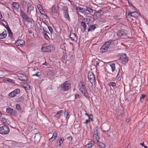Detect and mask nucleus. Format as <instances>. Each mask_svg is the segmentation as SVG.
<instances>
[{"mask_svg": "<svg viewBox=\"0 0 148 148\" xmlns=\"http://www.w3.org/2000/svg\"><path fill=\"white\" fill-rule=\"evenodd\" d=\"M79 90L86 98L88 97V94L86 88L83 81H81L79 84Z\"/></svg>", "mask_w": 148, "mask_h": 148, "instance_id": "nucleus-1", "label": "nucleus"}, {"mask_svg": "<svg viewBox=\"0 0 148 148\" xmlns=\"http://www.w3.org/2000/svg\"><path fill=\"white\" fill-rule=\"evenodd\" d=\"M71 87V85L69 81H66L61 84L60 86V89L62 91H66Z\"/></svg>", "mask_w": 148, "mask_h": 148, "instance_id": "nucleus-2", "label": "nucleus"}, {"mask_svg": "<svg viewBox=\"0 0 148 148\" xmlns=\"http://www.w3.org/2000/svg\"><path fill=\"white\" fill-rule=\"evenodd\" d=\"M113 41L112 40H109L106 42L102 46L100 49L102 53H104L107 51L108 48L110 47V45L112 43Z\"/></svg>", "mask_w": 148, "mask_h": 148, "instance_id": "nucleus-3", "label": "nucleus"}, {"mask_svg": "<svg viewBox=\"0 0 148 148\" xmlns=\"http://www.w3.org/2000/svg\"><path fill=\"white\" fill-rule=\"evenodd\" d=\"M10 128L7 125H5L0 127V134L2 135H6L9 133Z\"/></svg>", "mask_w": 148, "mask_h": 148, "instance_id": "nucleus-4", "label": "nucleus"}, {"mask_svg": "<svg viewBox=\"0 0 148 148\" xmlns=\"http://www.w3.org/2000/svg\"><path fill=\"white\" fill-rule=\"evenodd\" d=\"M99 129V127L97 126L94 130L93 133V139L96 140L97 141H98L100 139V134L98 131Z\"/></svg>", "mask_w": 148, "mask_h": 148, "instance_id": "nucleus-5", "label": "nucleus"}, {"mask_svg": "<svg viewBox=\"0 0 148 148\" xmlns=\"http://www.w3.org/2000/svg\"><path fill=\"white\" fill-rule=\"evenodd\" d=\"M21 91L20 89L16 88L12 92H10L8 94V97L10 98H12L16 96L17 95L20 93Z\"/></svg>", "mask_w": 148, "mask_h": 148, "instance_id": "nucleus-6", "label": "nucleus"}, {"mask_svg": "<svg viewBox=\"0 0 148 148\" xmlns=\"http://www.w3.org/2000/svg\"><path fill=\"white\" fill-rule=\"evenodd\" d=\"M6 112L13 116H16L17 114V111L14 109L8 107L6 108Z\"/></svg>", "mask_w": 148, "mask_h": 148, "instance_id": "nucleus-7", "label": "nucleus"}, {"mask_svg": "<svg viewBox=\"0 0 148 148\" xmlns=\"http://www.w3.org/2000/svg\"><path fill=\"white\" fill-rule=\"evenodd\" d=\"M20 14L22 18L25 21L28 22L30 21L31 18L28 17L27 14L24 12L22 10H21Z\"/></svg>", "mask_w": 148, "mask_h": 148, "instance_id": "nucleus-8", "label": "nucleus"}, {"mask_svg": "<svg viewBox=\"0 0 148 148\" xmlns=\"http://www.w3.org/2000/svg\"><path fill=\"white\" fill-rule=\"evenodd\" d=\"M88 77L89 81L91 84H93L95 81V75L92 72H89L88 74Z\"/></svg>", "mask_w": 148, "mask_h": 148, "instance_id": "nucleus-9", "label": "nucleus"}, {"mask_svg": "<svg viewBox=\"0 0 148 148\" xmlns=\"http://www.w3.org/2000/svg\"><path fill=\"white\" fill-rule=\"evenodd\" d=\"M52 48V47L50 45L46 46L44 45L42 47L41 49L43 52H50Z\"/></svg>", "mask_w": 148, "mask_h": 148, "instance_id": "nucleus-10", "label": "nucleus"}, {"mask_svg": "<svg viewBox=\"0 0 148 148\" xmlns=\"http://www.w3.org/2000/svg\"><path fill=\"white\" fill-rule=\"evenodd\" d=\"M32 138H34V141L35 143H38L40 139L41 136L38 133H36L34 134L31 136Z\"/></svg>", "mask_w": 148, "mask_h": 148, "instance_id": "nucleus-11", "label": "nucleus"}, {"mask_svg": "<svg viewBox=\"0 0 148 148\" xmlns=\"http://www.w3.org/2000/svg\"><path fill=\"white\" fill-rule=\"evenodd\" d=\"M75 9L78 12H79L82 14H86V10L85 8H83L81 7H76Z\"/></svg>", "mask_w": 148, "mask_h": 148, "instance_id": "nucleus-12", "label": "nucleus"}, {"mask_svg": "<svg viewBox=\"0 0 148 148\" xmlns=\"http://www.w3.org/2000/svg\"><path fill=\"white\" fill-rule=\"evenodd\" d=\"M127 31L124 30L122 29L118 31L117 35L119 37H121L125 36L127 34Z\"/></svg>", "mask_w": 148, "mask_h": 148, "instance_id": "nucleus-13", "label": "nucleus"}, {"mask_svg": "<svg viewBox=\"0 0 148 148\" xmlns=\"http://www.w3.org/2000/svg\"><path fill=\"white\" fill-rule=\"evenodd\" d=\"M103 13L102 11L99 10L97 12L94 13L93 16L95 18H97L101 16Z\"/></svg>", "mask_w": 148, "mask_h": 148, "instance_id": "nucleus-14", "label": "nucleus"}, {"mask_svg": "<svg viewBox=\"0 0 148 148\" xmlns=\"http://www.w3.org/2000/svg\"><path fill=\"white\" fill-rule=\"evenodd\" d=\"M63 112V110H60L56 112L54 116L56 118L57 120H58L59 119L61 118L62 116V115Z\"/></svg>", "mask_w": 148, "mask_h": 148, "instance_id": "nucleus-15", "label": "nucleus"}, {"mask_svg": "<svg viewBox=\"0 0 148 148\" xmlns=\"http://www.w3.org/2000/svg\"><path fill=\"white\" fill-rule=\"evenodd\" d=\"M69 36L71 39L73 41H76L77 39L76 34L74 33H71Z\"/></svg>", "mask_w": 148, "mask_h": 148, "instance_id": "nucleus-16", "label": "nucleus"}, {"mask_svg": "<svg viewBox=\"0 0 148 148\" xmlns=\"http://www.w3.org/2000/svg\"><path fill=\"white\" fill-rule=\"evenodd\" d=\"M95 61H96V66L97 68L102 66L104 65L103 62L101 61L98 59L95 60Z\"/></svg>", "mask_w": 148, "mask_h": 148, "instance_id": "nucleus-17", "label": "nucleus"}, {"mask_svg": "<svg viewBox=\"0 0 148 148\" xmlns=\"http://www.w3.org/2000/svg\"><path fill=\"white\" fill-rule=\"evenodd\" d=\"M18 79L21 81H26L28 80V78L26 75L24 74H22L19 78Z\"/></svg>", "mask_w": 148, "mask_h": 148, "instance_id": "nucleus-18", "label": "nucleus"}, {"mask_svg": "<svg viewBox=\"0 0 148 148\" xmlns=\"http://www.w3.org/2000/svg\"><path fill=\"white\" fill-rule=\"evenodd\" d=\"M85 9L86 12V14H90L91 13H93V10L89 7H86Z\"/></svg>", "mask_w": 148, "mask_h": 148, "instance_id": "nucleus-19", "label": "nucleus"}, {"mask_svg": "<svg viewBox=\"0 0 148 148\" xmlns=\"http://www.w3.org/2000/svg\"><path fill=\"white\" fill-rule=\"evenodd\" d=\"M95 144V142L94 141H90L86 145V148H91Z\"/></svg>", "mask_w": 148, "mask_h": 148, "instance_id": "nucleus-20", "label": "nucleus"}, {"mask_svg": "<svg viewBox=\"0 0 148 148\" xmlns=\"http://www.w3.org/2000/svg\"><path fill=\"white\" fill-rule=\"evenodd\" d=\"M130 14L131 16L134 17L135 18H136L137 16L139 15V14L136 11L131 12L130 11L128 13Z\"/></svg>", "mask_w": 148, "mask_h": 148, "instance_id": "nucleus-21", "label": "nucleus"}, {"mask_svg": "<svg viewBox=\"0 0 148 148\" xmlns=\"http://www.w3.org/2000/svg\"><path fill=\"white\" fill-rule=\"evenodd\" d=\"M16 44L18 46H22L25 45V42L24 40H19L16 42Z\"/></svg>", "mask_w": 148, "mask_h": 148, "instance_id": "nucleus-22", "label": "nucleus"}, {"mask_svg": "<svg viewBox=\"0 0 148 148\" xmlns=\"http://www.w3.org/2000/svg\"><path fill=\"white\" fill-rule=\"evenodd\" d=\"M12 5V9L14 10L18 9L19 6L18 3L16 2H13Z\"/></svg>", "mask_w": 148, "mask_h": 148, "instance_id": "nucleus-23", "label": "nucleus"}, {"mask_svg": "<svg viewBox=\"0 0 148 148\" xmlns=\"http://www.w3.org/2000/svg\"><path fill=\"white\" fill-rule=\"evenodd\" d=\"M7 32L6 31L3 32L1 34H0V39L5 38L7 36Z\"/></svg>", "mask_w": 148, "mask_h": 148, "instance_id": "nucleus-24", "label": "nucleus"}, {"mask_svg": "<svg viewBox=\"0 0 148 148\" xmlns=\"http://www.w3.org/2000/svg\"><path fill=\"white\" fill-rule=\"evenodd\" d=\"M56 12V7L55 5H53L50 9L49 12L51 14H53Z\"/></svg>", "mask_w": 148, "mask_h": 148, "instance_id": "nucleus-25", "label": "nucleus"}, {"mask_svg": "<svg viewBox=\"0 0 148 148\" xmlns=\"http://www.w3.org/2000/svg\"><path fill=\"white\" fill-rule=\"evenodd\" d=\"M121 58V60H122L123 62H124L125 63H126L128 61L127 57L126 56V55L125 53H124L122 57Z\"/></svg>", "mask_w": 148, "mask_h": 148, "instance_id": "nucleus-26", "label": "nucleus"}, {"mask_svg": "<svg viewBox=\"0 0 148 148\" xmlns=\"http://www.w3.org/2000/svg\"><path fill=\"white\" fill-rule=\"evenodd\" d=\"M122 73L120 72V70L119 69V71L117 75L116 76V78H117V80L118 81H120L122 78Z\"/></svg>", "mask_w": 148, "mask_h": 148, "instance_id": "nucleus-27", "label": "nucleus"}, {"mask_svg": "<svg viewBox=\"0 0 148 148\" xmlns=\"http://www.w3.org/2000/svg\"><path fill=\"white\" fill-rule=\"evenodd\" d=\"M96 143L100 148H104L105 147V145L104 144L102 143L99 142V140H98V141H96Z\"/></svg>", "mask_w": 148, "mask_h": 148, "instance_id": "nucleus-28", "label": "nucleus"}, {"mask_svg": "<svg viewBox=\"0 0 148 148\" xmlns=\"http://www.w3.org/2000/svg\"><path fill=\"white\" fill-rule=\"evenodd\" d=\"M24 99V98L23 96L21 97L16 99V101L18 102H23Z\"/></svg>", "mask_w": 148, "mask_h": 148, "instance_id": "nucleus-29", "label": "nucleus"}, {"mask_svg": "<svg viewBox=\"0 0 148 148\" xmlns=\"http://www.w3.org/2000/svg\"><path fill=\"white\" fill-rule=\"evenodd\" d=\"M6 29L8 32V36L10 38L12 37L13 36L11 30L10 29V28L8 26L6 27Z\"/></svg>", "mask_w": 148, "mask_h": 148, "instance_id": "nucleus-30", "label": "nucleus"}, {"mask_svg": "<svg viewBox=\"0 0 148 148\" xmlns=\"http://www.w3.org/2000/svg\"><path fill=\"white\" fill-rule=\"evenodd\" d=\"M64 14V16L67 20L69 21H70V19L69 17V13H65Z\"/></svg>", "mask_w": 148, "mask_h": 148, "instance_id": "nucleus-31", "label": "nucleus"}, {"mask_svg": "<svg viewBox=\"0 0 148 148\" xmlns=\"http://www.w3.org/2000/svg\"><path fill=\"white\" fill-rule=\"evenodd\" d=\"M62 10L63 11V14L65 13H69L68 8L66 6H64L63 7Z\"/></svg>", "mask_w": 148, "mask_h": 148, "instance_id": "nucleus-32", "label": "nucleus"}, {"mask_svg": "<svg viewBox=\"0 0 148 148\" xmlns=\"http://www.w3.org/2000/svg\"><path fill=\"white\" fill-rule=\"evenodd\" d=\"M21 3L23 7L24 8L27 7L28 6V4L27 2L23 0H22L21 1Z\"/></svg>", "mask_w": 148, "mask_h": 148, "instance_id": "nucleus-33", "label": "nucleus"}, {"mask_svg": "<svg viewBox=\"0 0 148 148\" xmlns=\"http://www.w3.org/2000/svg\"><path fill=\"white\" fill-rule=\"evenodd\" d=\"M96 28L95 25H91L89 28L88 29V31H92L95 30Z\"/></svg>", "mask_w": 148, "mask_h": 148, "instance_id": "nucleus-34", "label": "nucleus"}, {"mask_svg": "<svg viewBox=\"0 0 148 148\" xmlns=\"http://www.w3.org/2000/svg\"><path fill=\"white\" fill-rule=\"evenodd\" d=\"M69 110H65L64 112V116L66 118V119L67 118V117L69 115Z\"/></svg>", "mask_w": 148, "mask_h": 148, "instance_id": "nucleus-35", "label": "nucleus"}, {"mask_svg": "<svg viewBox=\"0 0 148 148\" xmlns=\"http://www.w3.org/2000/svg\"><path fill=\"white\" fill-rule=\"evenodd\" d=\"M57 133L56 132H54L52 136L49 139V140H52V141L54 140L57 137Z\"/></svg>", "mask_w": 148, "mask_h": 148, "instance_id": "nucleus-36", "label": "nucleus"}, {"mask_svg": "<svg viewBox=\"0 0 148 148\" xmlns=\"http://www.w3.org/2000/svg\"><path fill=\"white\" fill-rule=\"evenodd\" d=\"M34 10V6L32 5H30L28 8V10H27V12L29 11H30L29 12V14H31V12L32 11H33Z\"/></svg>", "mask_w": 148, "mask_h": 148, "instance_id": "nucleus-37", "label": "nucleus"}, {"mask_svg": "<svg viewBox=\"0 0 148 148\" xmlns=\"http://www.w3.org/2000/svg\"><path fill=\"white\" fill-rule=\"evenodd\" d=\"M112 71V72H113L116 69L115 65L114 63H112L110 65Z\"/></svg>", "mask_w": 148, "mask_h": 148, "instance_id": "nucleus-38", "label": "nucleus"}, {"mask_svg": "<svg viewBox=\"0 0 148 148\" xmlns=\"http://www.w3.org/2000/svg\"><path fill=\"white\" fill-rule=\"evenodd\" d=\"M131 16L130 15V14H129L128 13L127 15V20L129 21L132 22V21L133 20V19L131 17Z\"/></svg>", "mask_w": 148, "mask_h": 148, "instance_id": "nucleus-39", "label": "nucleus"}, {"mask_svg": "<svg viewBox=\"0 0 148 148\" xmlns=\"http://www.w3.org/2000/svg\"><path fill=\"white\" fill-rule=\"evenodd\" d=\"M16 109L19 111L22 110V108L19 104H16Z\"/></svg>", "mask_w": 148, "mask_h": 148, "instance_id": "nucleus-40", "label": "nucleus"}, {"mask_svg": "<svg viewBox=\"0 0 148 148\" xmlns=\"http://www.w3.org/2000/svg\"><path fill=\"white\" fill-rule=\"evenodd\" d=\"M81 25L83 27L82 29H84V31L86 29V23L85 22H82L81 23Z\"/></svg>", "mask_w": 148, "mask_h": 148, "instance_id": "nucleus-41", "label": "nucleus"}, {"mask_svg": "<svg viewBox=\"0 0 148 148\" xmlns=\"http://www.w3.org/2000/svg\"><path fill=\"white\" fill-rule=\"evenodd\" d=\"M3 80L5 82H6V81H8V82H10L11 83H14V80L13 79H10L5 78Z\"/></svg>", "mask_w": 148, "mask_h": 148, "instance_id": "nucleus-42", "label": "nucleus"}, {"mask_svg": "<svg viewBox=\"0 0 148 148\" xmlns=\"http://www.w3.org/2000/svg\"><path fill=\"white\" fill-rule=\"evenodd\" d=\"M116 83L114 82H111L109 83L108 85L109 86H112V87H114L116 86Z\"/></svg>", "mask_w": 148, "mask_h": 148, "instance_id": "nucleus-43", "label": "nucleus"}, {"mask_svg": "<svg viewBox=\"0 0 148 148\" xmlns=\"http://www.w3.org/2000/svg\"><path fill=\"white\" fill-rule=\"evenodd\" d=\"M43 34L44 36V38L46 39L47 40H49L50 39V38L49 37L48 34L47 33L44 32L43 33Z\"/></svg>", "mask_w": 148, "mask_h": 148, "instance_id": "nucleus-44", "label": "nucleus"}, {"mask_svg": "<svg viewBox=\"0 0 148 148\" xmlns=\"http://www.w3.org/2000/svg\"><path fill=\"white\" fill-rule=\"evenodd\" d=\"M41 75V73L39 72H36V73L35 74H34L32 75V76H36L37 77H39Z\"/></svg>", "mask_w": 148, "mask_h": 148, "instance_id": "nucleus-45", "label": "nucleus"}, {"mask_svg": "<svg viewBox=\"0 0 148 148\" xmlns=\"http://www.w3.org/2000/svg\"><path fill=\"white\" fill-rule=\"evenodd\" d=\"M6 119L4 117H3L1 118V121L2 123L5 124L7 122Z\"/></svg>", "mask_w": 148, "mask_h": 148, "instance_id": "nucleus-46", "label": "nucleus"}, {"mask_svg": "<svg viewBox=\"0 0 148 148\" xmlns=\"http://www.w3.org/2000/svg\"><path fill=\"white\" fill-rule=\"evenodd\" d=\"M64 141V139L62 138H60V140L59 143V145L60 146L61 145L62 143H63Z\"/></svg>", "mask_w": 148, "mask_h": 148, "instance_id": "nucleus-47", "label": "nucleus"}, {"mask_svg": "<svg viewBox=\"0 0 148 148\" xmlns=\"http://www.w3.org/2000/svg\"><path fill=\"white\" fill-rule=\"evenodd\" d=\"M37 7L39 10H41V9L42 8V6L40 4H38L37 5Z\"/></svg>", "mask_w": 148, "mask_h": 148, "instance_id": "nucleus-48", "label": "nucleus"}, {"mask_svg": "<svg viewBox=\"0 0 148 148\" xmlns=\"http://www.w3.org/2000/svg\"><path fill=\"white\" fill-rule=\"evenodd\" d=\"M48 27L49 30L51 33H52L53 31L52 28L50 26H48Z\"/></svg>", "mask_w": 148, "mask_h": 148, "instance_id": "nucleus-49", "label": "nucleus"}, {"mask_svg": "<svg viewBox=\"0 0 148 148\" xmlns=\"http://www.w3.org/2000/svg\"><path fill=\"white\" fill-rule=\"evenodd\" d=\"M67 139L68 140L71 141L72 140V137L71 136H70L67 138Z\"/></svg>", "mask_w": 148, "mask_h": 148, "instance_id": "nucleus-50", "label": "nucleus"}, {"mask_svg": "<svg viewBox=\"0 0 148 148\" xmlns=\"http://www.w3.org/2000/svg\"><path fill=\"white\" fill-rule=\"evenodd\" d=\"M39 10L40 12V13H41V14H44L45 13V12L43 10L42 8V9H41V10Z\"/></svg>", "mask_w": 148, "mask_h": 148, "instance_id": "nucleus-51", "label": "nucleus"}, {"mask_svg": "<svg viewBox=\"0 0 148 148\" xmlns=\"http://www.w3.org/2000/svg\"><path fill=\"white\" fill-rule=\"evenodd\" d=\"M145 96H146L145 95H144L143 94H142V96H141V97L140 98V101H141V99H144V98L145 97Z\"/></svg>", "mask_w": 148, "mask_h": 148, "instance_id": "nucleus-52", "label": "nucleus"}, {"mask_svg": "<svg viewBox=\"0 0 148 148\" xmlns=\"http://www.w3.org/2000/svg\"><path fill=\"white\" fill-rule=\"evenodd\" d=\"M131 120L129 118H127V119L126 120V122L127 123H128Z\"/></svg>", "mask_w": 148, "mask_h": 148, "instance_id": "nucleus-53", "label": "nucleus"}, {"mask_svg": "<svg viewBox=\"0 0 148 148\" xmlns=\"http://www.w3.org/2000/svg\"><path fill=\"white\" fill-rule=\"evenodd\" d=\"M90 122V120H88L87 119L86 120V121L85 122V123L86 124H87L88 122Z\"/></svg>", "mask_w": 148, "mask_h": 148, "instance_id": "nucleus-54", "label": "nucleus"}, {"mask_svg": "<svg viewBox=\"0 0 148 148\" xmlns=\"http://www.w3.org/2000/svg\"><path fill=\"white\" fill-rule=\"evenodd\" d=\"M42 65H46V66H48V64L46 62H45V63L42 64Z\"/></svg>", "mask_w": 148, "mask_h": 148, "instance_id": "nucleus-55", "label": "nucleus"}, {"mask_svg": "<svg viewBox=\"0 0 148 148\" xmlns=\"http://www.w3.org/2000/svg\"><path fill=\"white\" fill-rule=\"evenodd\" d=\"M88 118L90 119L89 120H90V121H93V119L92 118H90V116H88Z\"/></svg>", "mask_w": 148, "mask_h": 148, "instance_id": "nucleus-56", "label": "nucleus"}, {"mask_svg": "<svg viewBox=\"0 0 148 148\" xmlns=\"http://www.w3.org/2000/svg\"><path fill=\"white\" fill-rule=\"evenodd\" d=\"M85 114L87 116H92V114L90 115H89L88 113H85Z\"/></svg>", "mask_w": 148, "mask_h": 148, "instance_id": "nucleus-57", "label": "nucleus"}, {"mask_svg": "<svg viewBox=\"0 0 148 148\" xmlns=\"http://www.w3.org/2000/svg\"><path fill=\"white\" fill-rule=\"evenodd\" d=\"M140 145H142V146H144L145 145L144 143H140Z\"/></svg>", "mask_w": 148, "mask_h": 148, "instance_id": "nucleus-58", "label": "nucleus"}, {"mask_svg": "<svg viewBox=\"0 0 148 148\" xmlns=\"http://www.w3.org/2000/svg\"><path fill=\"white\" fill-rule=\"evenodd\" d=\"M2 16L1 13V12H0V20L2 18Z\"/></svg>", "mask_w": 148, "mask_h": 148, "instance_id": "nucleus-59", "label": "nucleus"}, {"mask_svg": "<svg viewBox=\"0 0 148 148\" xmlns=\"http://www.w3.org/2000/svg\"><path fill=\"white\" fill-rule=\"evenodd\" d=\"M2 115V113L0 112V118L1 116Z\"/></svg>", "mask_w": 148, "mask_h": 148, "instance_id": "nucleus-60", "label": "nucleus"}, {"mask_svg": "<svg viewBox=\"0 0 148 148\" xmlns=\"http://www.w3.org/2000/svg\"><path fill=\"white\" fill-rule=\"evenodd\" d=\"M33 71H36V68H34L33 69Z\"/></svg>", "mask_w": 148, "mask_h": 148, "instance_id": "nucleus-61", "label": "nucleus"}, {"mask_svg": "<svg viewBox=\"0 0 148 148\" xmlns=\"http://www.w3.org/2000/svg\"><path fill=\"white\" fill-rule=\"evenodd\" d=\"M144 148H147V147L146 146L144 145Z\"/></svg>", "mask_w": 148, "mask_h": 148, "instance_id": "nucleus-62", "label": "nucleus"}, {"mask_svg": "<svg viewBox=\"0 0 148 148\" xmlns=\"http://www.w3.org/2000/svg\"><path fill=\"white\" fill-rule=\"evenodd\" d=\"M77 96H79V95H75V98H76V97H77Z\"/></svg>", "mask_w": 148, "mask_h": 148, "instance_id": "nucleus-63", "label": "nucleus"}, {"mask_svg": "<svg viewBox=\"0 0 148 148\" xmlns=\"http://www.w3.org/2000/svg\"><path fill=\"white\" fill-rule=\"evenodd\" d=\"M77 96H79V95H75V98H76V97H77Z\"/></svg>", "mask_w": 148, "mask_h": 148, "instance_id": "nucleus-64", "label": "nucleus"}]
</instances>
